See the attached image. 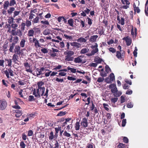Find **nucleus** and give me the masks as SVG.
<instances>
[{
  "label": "nucleus",
  "mask_w": 148,
  "mask_h": 148,
  "mask_svg": "<svg viewBox=\"0 0 148 148\" xmlns=\"http://www.w3.org/2000/svg\"><path fill=\"white\" fill-rule=\"evenodd\" d=\"M121 2L123 4L126 5L122 6L121 7L122 8L127 9L129 8V5L130 4V2L128 0H121Z\"/></svg>",
  "instance_id": "0eeeda50"
},
{
  "label": "nucleus",
  "mask_w": 148,
  "mask_h": 148,
  "mask_svg": "<svg viewBox=\"0 0 148 148\" xmlns=\"http://www.w3.org/2000/svg\"><path fill=\"white\" fill-rule=\"evenodd\" d=\"M33 30L34 32V34L36 35L37 34H39L40 33L41 31L40 28H37L34 27L33 28Z\"/></svg>",
  "instance_id": "dca6fc26"
},
{
  "label": "nucleus",
  "mask_w": 148,
  "mask_h": 148,
  "mask_svg": "<svg viewBox=\"0 0 148 148\" xmlns=\"http://www.w3.org/2000/svg\"><path fill=\"white\" fill-rule=\"evenodd\" d=\"M26 25V23H25L23 22L22 23L21 26V30H24L25 29V26Z\"/></svg>",
  "instance_id": "680f3d73"
},
{
  "label": "nucleus",
  "mask_w": 148,
  "mask_h": 148,
  "mask_svg": "<svg viewBox=\"0 0 148 148\" xmlns=\"http://www.w3.org/2000/svg\"><path fill=\"white\" fill-rule=\"evenodd\" d=\"M118 100V98L117 97H114L113 98H112V99H111V101L112 102V103H115L117 101V100Z\"/></svg>",
  "instance_id": "13d9d810"
},
{
  "label": "nucleus",
  "mask_w": 148,
  "mask_h": 148,
  "mask_svg": "<svg viewBox=\"0 0 148 148\" xmlns=\"http://www.w3.org/2000/svg\"><path fill=\"white\" fill-rule=\"evenodd\" d=\"M89 50L88 49L86 48L82 49L80 51V53L83 54L86 53L88 52Z\"/></svg>",
  "instance_id": "2f4dec72"
},
{
  "label": "nucleus",
  "mask_w": 148,
  "mask_h": 148,
  "mask_svg": "<svg viewBox=\"0 0 148 148\" xmlns=\"http://www.w3.org/2000/svg\"><path fill=\"white\" fill-rule=\"evenodd\" d=\"M77 41L80 42H85L86 41V40L85 38L81 37L77 40Z\"/></svg>",
  "instance_id": "cd10ccee"
},
{
  "label": "nucleus",
  "mask_w": 148,
  "mask_h": 148,
  "mask_svg": "<svg viewBox=\"0 0 148 148\" xmlns=\"http://www.w3.org/2000/svg\"><path fill=\"white\" fill-rule=\"evenodd\" d=\"M117 148H128V145L122 143H119L117 146Z\"/></svg>",
  "instance_id": "2eb2a0df"
},
{
  "label": "nucleus",
  "mask_w": 148,
  "mask_h": 148,
  "mask_svg": "<svg viewBox=\"0 0 148 148\" xmlns=\"http://www.w3.org/2000/svg\"><path fill=\"white\" fill-rule=\"evenodd\" d=\"M45 69V68L43 67H42L40 69V71H39L38 73H36V76H38L40 75H43V74H44V73H42V72L44 71Z\"/></svg>",
  "instance_id": "5701e85b"
},
{
  "label": "nucleus",
  "mask_w": 148,
  "mask_h": 148,
  "mask_svg": "<svg viewBox=\"0 0 148 148\" xmlns=\"http://www.w3.org/2000/svg\"><path fill=\"white\" fill-rule=\"evenodd\" d=\"M68 23L69 25L73 27V20L72 18H71L68 20Z\"/></svg>",
  "instance_id": "c03bdc74"
},
{
  "label": "nucleus",
  "mask_w": 148,
  "mask_h": 148,
  "mask_svg": "<svg viewBox=\"0 0 148 148\" xmlns=\"http://www.w3.org/2000/svg\"><path fill=\"white\" fill-rule=\"evenodd\" d=\"M54 136H53V132L51 131L50 133V135L49 136V138L50 140H52L53 139Z\"/></svg>",
  "instance_id": "864d4df0"
},
{
  "label": "nucleus",
  "mask_w": 148,
  "mask_h": 148,
  "mask_svg": "<svg viewBox=\"0 0 148 148\" xmlns=\"http://www.w3.org/2000/svg\"><path fill=\"white\" fill-rule=\"evenodd\" d=\"M64 36H65L66 38L69 40H72L73 39L72 36H69L67 34H64Z\"/></svg>",
  "instance_id": "37998d69"
},
{
  "label": "nucleus",
  "mask_w": 148,
  "mask_h": 148,
  "mask_svg": "<svg viewBox=\"0 0 148 148\" xmlns=\"http://www.w3.org/2000/svg\"><path fill=\"white\" fill-rule=\"evenodd\" d=\"M18 40L19 38L18 36H14V37H13V43L15 45L17 43Z\"/></svg>",
  "instance_id": "393cba45"
},
{
  "label": "nucleus",
  "mask_w": 148,
  "mask_h": 148,
  "mask_svg": "<svg viewBox=\"0 0 148 148\" xmlns=\"http://www.w3.org/2000/svg\"><path fill=\"white\" fill-rule=\"evenodd\" d=\"M8 42H5L4 43L3 46V50L4 51H6L7 50V48L8 46Z\"/></svg>",
  "instance_id": "bb28decb"
},
{
  "label": "nucleus",
  "mask_w": 148,
  "mask_h": 148,
  "mask_svg": "<svg viewBox=\"0 0 148 148\" xmlns=\"http://www.w3.org/2000/svg\"><path fill=\"white\" fill-rule=\"evenodd\" d=\"M105 71L107 73H109V72L111 71V70L110 67L108 65H106L105 67Z\"/></svg>",
  "instance_id": "49530a36"
},
{
  "label": "nucleus",
  "mask_w": 148,
  "mask_h": 148,
  "mask_svg": "<svg viewBox=\"0 0 148 148\" xmlns=\"http://www.w3.org/2000/svg\"><path fill=\"white\" fill-rule=\"evenodd\" d=\"M45 90V88L44 87L36 89V90L35 89L33 91V95H35V97H40V95L42 96L44 95V94Z\"/></svg>",
  "instance_id": "f03ea898"
},
{
  "label": "nucleus",
  "mask_w": 148,
  "mask_h": 148,
  "mask_svg": "<svg viewBox=\"0 0 148 148\" xmlns=\"http://www.w3.org/2000/svg\"><path fill=\"white\" fill-rule=\"evenodd\" d=\"M38 87V89H39L41 88H42V86L44 84V82L42 81H40L38 82L37 84Z\"/></svg>",
  "instance_id": "8fccbe9b"
},
{
  "label": "nucleus",
  "mask_w": 148,
  "mask_h": 148,
  "mask_svg": "<svg viewBox=\"0 0 148 148\" xmlns=\"http://www.w3.org/2000/svg\"><path fill=\"white\" fill-rule=\"evenodd\" d=\"M70 45L71 46L75 47L77 48H79L80 47L81 44L77 42H71Z\"/></svg>",
  "instance_id": "a211bd4d"
},
{
  "label": "nucleus",
  "mask_w": 148,
  "mask_h": 148,
  "mask_svg": "<svg viewBox=\"0 0 148 148\" xmlns=\"http://www.w3.org/2000/svg\"><path fill=\"white\" fill-rule=\"evenodd\" d=\"M67 113L66 111H60L57 114V116H62L66 115Z\"/></svg>",
  "instance_id": "c9c22d12"
},
{
  "label": "nucleus",
  "mask_w": 148,
  "mask_h": 148,
  "mask_svg": "<svg viewBox=\"0 0 148 148\" xmlns=\"http://www.w3.org/2000/svg\"><path fill=\"white\" fill-rule=\"evenodd\" d=\"M79 122L77 121L75 123V130H78L79 129L80 125H79Z\"/></svg>",
  "instance_id": "ea45409f"
},
{
  "label": "nucleus",
  "mask_w": 148,
  "mask_h": 148,
  "mask_svg": "<svg viewBox=\"0 0 148 148\" xmlns=\"http://www.w3.org/2000/svg\"><path fill=\"white\" fill-rule=\"evenodd\" d=\"M135 12H136L138 13H139L140 12V10L138 7H136V4L134 3L133 5Z\"/></svg>",
  "instance_id": "c756f323"
},
{
  "label": "nucleus",
  "mask_w": 148,
  "mask_h": 148,
  "mask_svg": "<svg viewBox=\"0 0 148 148\" xmlns=\"http://www.w3.org/2000/svg\"><path fill=\"white\" fill-rule=\"evenodd\" d=\"M18 26V24L16 23H13L11 25V27L13 28V29L16 30Z\"/></svg>",
  "instance_id": "e433bc0d"
},
{
  "label": "nucleus",
  "mask_w": 148,
  "mask_h": 148,
  "mask_svg": "<svg viewBox=\"0 0 148 148\" xmlns=\"http://www.w3.org/2000/svg\"><path fill=\"white\" fill-rule=\"evenodd\" d=\"M117 88L116 87V85H115V87H114L113 89H111V91L112 93H113V95L114 96V94L117 91Z\"/></svg>",
  "instance_id": "a19ab883"
},
{
  "label": "nucleus",
  "mask_w": 148,
  "mask_h": 148,
  "mask_svg": "<svg viewBox=\"0 0 148 148\" xmlns=\"http://www.w3.org/2000/svg\"><path fill=\"white\" fill-rule=\"evenodd\" d=\"M117 19L119 21V22L121 25H124L125 24V18H121V20L120 19V16H117Z\"/></svg>",
  "instance_id": "f3484780"
},
{
  "label": "nucleus",
  "mask_w": 148,
  "mask_h": 148,
  "mask_svg": "<svg viewBox=\"0 0 148 148\" xmlns=\"http://www.w3.org/2000/svg\"><path fill=\"white\" fill-rule=\"evenodd\" d=\"M105 81L107 83L110 84L112 83L110 79L109 76L106 78Z\"/></svg>",
  "instance_id": "5fc2aeb1"
},
{
  "label": "nucleus",
  "mask_w": 148,
  "mask_h": 148,
  "mask_svg": "<svg viewBox=\"0 0 148 148\" xmlns=\"http://www.w3.org/2000/svg\"><path fill=\"white\" fill-rule=\"evenodd\" d=\"M123 40H125L127 46H130L132 43V39L128 36L123 38Z\"/></svg>",
  "instance_id": "9d476101"
},
{
  "label": "nucleus",
  "mask_w": 148,
  "mask_h": 148,
  "mask_svg": "<svg viewBox=\"0 0 148 148\" xmlns=\"http://www.w3.org/2000/svg\"><path fill=\"white\" fill-rule=\"evenodd\" d=\"M24 66L26 68V71L27 72H30V73H33V71L32 69L30 68L29 64L28 62H24L23 64Z\"/></svg>",
  "instance_id": "1a4fd4ad"
},
{
  "label": "nucleus",
  "mask_w": 148,
  "mask_h": 148,
  "mask_svg": "<svg viewBox=\"0 0 148 148\" xmlns=\"http://www.w3.org/2000/svg\"><path fill=\"white\" fill-rule=\"evenodd\" d=\"M81 125L83 127H87L88 125V119L86 118L83 119L81 122Z\"/></svg>",
  "instance_id": "9b49d317"
},
{
  "label": "nucleus",
  "mask_w": 148,
  "mask_h": 148,
  "mask_svg": "<svg viewBox=\"0 0 148 148\" xmlns=\"http://www.w3.org/2000/svg\"><path fill=\"white\" fill-rule=\"evenodd\" d=\"M4 60L3 59L0 60V66H2V67H4Z\"/></svg>",
  "instance_id": "0e129e2a"
},
{
  "label": "nucleus",
  "mask_w": 148,
  "mask_h": 148,
  "mask_svg": "<svg viewBox=\"0 0 148 148\" xmlns=\"http://www.w3.org/2000/svg\"><path fill=\"white\" fill-rule=\"evenodd\" d=\"M64 54L65 55V60L66 61H73L74 58L73 56L74 54V52L71 50H67L64 53Z\"/></svg>",
  "instance_id": "f257e3e1"
},
{
  "label": "nucleus",
  "mask_w": 148,
  "mask_h": 148,
  "mask_svg": "<svg viewBox=\"0 0 148 148\" xmlns=\"http://www.w3.org/2000/svg\"><path fill=\"white\" fill-rule=\"evenodd\" d=\"M39 22V18L38 16H36V18L33 19L32 22L33 24H34L37 23Z\"/></svg>",
  "instance_id": "72a5a7b5"
},
{
  "label": "nucleus",
  "mask_w": 148,
  "mask_h": 148,
  "mask_svg": "<svg viewBox=\"0 0 148 148\" xmlns=\"http://www.w3.org/2000/svg\"><path fill=\"white\" fill-rule=\"evenodd\" d=\"M42 49H41V51L42 53L44 54L47 53L48 52V48H43L42 47H41Z\"/></svg>",
  "instance_id": "7c9ffc66"
},
{
  "label": "nucleus",
  "mask_w": 148,
  "mask_h": 148,
  "mask_svg": "<svg viewBox=\"0 0 148 148\" xmlns=\"http://www.w3.org/2000/svg\"><path fill=\"white\" fill-rule=\"evenodd\" d=\"M14 18L13 17H10L8 20V23L10 24H12L14 23Z\"/></svg>",
  "instance_id": "f704fd0d"
},
{
  "label": "nucleus",
  "mask_w": 148,
  "mask_h": 148,
  "mask_svg": "<svg viewBox=\"0 0 148 148\" xmlns=\"http://www.w3.org/2000/svg\"><path fill=\"white\" fill-rule=\"evenodd\" d=\"M97 35H94L91 36L89 39L90 42H96L97 38H98Z\"/></svg>",
  "instance_id": "ddd939ff"
},
{
  "label": "nucleus",
  "mask_w": 148,
  "mask_h": 148,
  "mask_svg": "<svg viewBox=\"0 0 148 148\" xmlns=\"http://www.w3.org/2000/svg\"><path fill=\"white\" fill-rule=\"evenodd\" d=\"M15 8L13 7H11L9 8L7 10L8 13L9 14H11L12 13L13 11H14Z\"/></svg>",
  "instance_id": "c85d7f7f"
},
{
  "label": "nucleus",
  "mask_w": 148,
  "mask_h": 148,
  "mask_svg": "<svg viewBox=\"0 0 148 148\" xmlns=\"http://www.w3.org/2000/svg\"><path fill=\"white\" fill-rule=\"evenodd\" d=\"M6 60L8 62V65L9 66H11L12 64V60L11 59H7Z\"/></svg>",
  "instance_id": "338daca9"
},
{
  "label": "nucleus",
  "mask_w": 148,
  "mask_h": 148,
  "mask_svg": "<svg viewBox=\"0 0 148 148\" xmlns=\"http://www.w3.org/2000/svg\"><path fill=\"white\" fill-rule=\"evenodd\" d=\"M84 57V56H79L78 57L75 58L74 59V62L76 63H81L84 64L85 62V61H83L82 58Z\"/></svg>",
  "instance_id": "423d86ee"
},
{
  "label": "nucleus",
  "mask_w": 148,
  "mask_h": 148,
  "mask_svg": "<svg viewBox=\"0 0 148 148\" xmlns=\"http://www.w3.org/2000/svg\"><path fill=\"white\" fill-rule=\"evenodd\" d=\"M16 4V2L15 0H10L9 2V6H14L15 4Z\"/></svg>",
  "instance_id": "58836bf2"
},
{
  "label": "nucleus",
  "mask_w": 148,
  "mask_h": 148,
  "mask_svg": "<svg viewBox=\"0 0 148 148\" xmlns=\"http://www.w3.org/2000/svg\"><path fill=\"white\" fill-rule=\"evenodd\" d=\"M25 42V39L23 38L21 39V41L20 42V47L23 48L24 47Z\"/></svg>",
  "instance_id": "4be33fe9"
},
{
  "label": "nucleus",
  "mask_w": 148,
  "mask_h": 148,
  "mask_svg": "<svg viewBox=\"0 0 148 148\" xmlns=\"http://www.w3.org/2000/svg\"><path fill=\"white\" fill-rule=\"evenodd\" d=\"M2 84L3 85L5 86L6 87H7L8 86V84H7V83H8V81H6V80H5L4 79H3L2 80Z\"/></svg>",
  "instance_id": "bf43d9fd"
},
{
  "label": "nucleus",
  "mask_w": 148,
  "mask_h": 148,
  "mask_svg": "<svg viewBox=\"0 0 148 148\" xmlns=\"http://www.w3.org/2000/svg\"><path fill=\"white\" fill-rule=\"evenodd\" d=\"M121 50L120 51H117L116 52V57L119 59L121 60L122 58L121 54Z\"/></svg>",
  "instance_id": "b1692460"
},
{
  "label": "nucleus",
  "mask_w": 148,
  "mask_h": 148,
  "mask_svg": "<svg viewBox=\"0 0 148 148\" xmlns=\"http://www.w3.org/2000/svg\"><path fill=\"white\" fill-rule=\"evenodd\" d=\"M104 78L103 77H99L98 78L97 82H102L103 81V80H104Z\"/></svg>",
  "instance_id": "69168bd1"
},
{
  "label": "nucleus",
  "mask_w": 148,
  "mask_h": 148,
  "mask_svg": "<svg viewBox=\"0 0 148 148\" xmlns=\"http://www.w3.org/2000/svg\"><path fill=\"white\" fill-rule=\"evenodd\" d=\"M15 45V44L13 43V42L9 45V51L12 52H13V50L14 47Z\"/></svg>",
  "instance_id": "a878e982"
},
{
  "label": "nucleus",
  "mask_w": 148,
  "mask_h": 148,
  "mask_svg": "<svg viewBox=\"0 0 148 148\" xmlns=\"http://www.w3.org/2000/svg\"><path fill=\"white\" fill-rule=\"evenodd\" d=\"M123 138L122 140L124 143H128L129 139L128 138L126 137H122Z\"/></svg>",
  "instance_id": "a18cd8bd"
},
{
  "label": "nucleus",
  "mask_w": 148,
  "mask_h": 148,
  "mask_svg": "<svg viewBox=\"0 0 148 148\" xmlns=\"http://www.w3.org/2000/svg\"><path fill=\"white\" fill-rule=\"evenodd\" d=\"M26 25L27 27H29L32 25V23L31 21L28 20H26Z\"/></svg>",
  "instance_id": "3c124183"
},
{
  "label": "nucleus",
  "mask_w": 148,
  "mask_h": 148,
  "mask_svg": "<svg viewBox=\"0 0 148 148\" xmlns=\"http://www.w3.org/2000/svg\"><path fill=\"white\" fill-rule=\"evenodd\" d=\"M108 50L110 52L112 53H114L116 52V50L113 47H110L108 48Z\"/></svg>",
  "instance_id": "4d7b16f0"
},
{
  "label": "nucleus",
  "mask_w": 148,
  "mask_h": 148,
  "mask_svg": "<svg viewBox=\"0 0 148 148\" xmlns=\"http://www.w3.org/2000/svg\"><path fill=\"white\" fill-rule=\"evenodd\" d=\"M20 146L21 148H25L26 145L23 141H21L20 143Z\"/></svg>",
  "instance_id": "052dcab7"
},
{
  "label": "nucleus",
  "mask_w": 148,
  "mask_h": 148,
  "mask_svg": "<svg viewBox=\"0 0 148 148\" xmlns=\"http://www.w3.org/2000/svg\"><path fill=\"white\" fill-rule=\"evenodd\" d=\"M98 51V49H96L92 51L91 53L86 54V55L88 56H91L93 55L96 53H97Z\"/></svg>",
  "instance_id": "6ab92c4d"
},
{
  "label": "nucleus",
  "mask_w": 148,
  "mask_h": 148,
  "mask_svg": "<svg viewBox=\"0 0 148 148\" xmlns=\"http://www.w3.org/2000/svg\"><path fill=\"white\" fill-rule=\"evenodd\" d=\"M33 43L34 44V46L36 48L40 47V45L39 42V40L36 38H33Z\"/></svg>",
  "instance_id": "f8f14e48"
},
{
  "label": "nucleus",
  "mask_w": 148,
  "mask_h": 148,
  "mask_svg": "<svg viewBox=\"0 0 148 148\" xmlns=\"http://www.w3.org/2000/svg\"><path fill=\"white\" fill-rule=\"evenodd\" d=\"M9 6H10L9 1H5L3 5V8L5 10H7Z\"/></svg>",
  "instance_id": "412c9836"
},
{
  "label": "nucleus",
  "mask_w": 148,
  "mask_h": 148,
  "mask_svg": "<svg viewBox=\"0 0 148 148\" xmlns=\"http://www.w3.org/2000/svg\"><path fill=\"white\" fill-rule=\"evenodd\" d=\"M43 34L44 35H47L50 34V32H49V30L45 29L44 31Z\"/></svg>",
  "instance_id": "774afa93"
},
{
  "label": "nucleus",
  "mask_w": 148,
  "mask_h": 148,
  "mask_svg": "<svg viewBox=\"0 0 148 148\" xmlns=\"http://www.w3.org/2000/svg\"><path fill=\"white\" fill-rule=\"evenodd\" d=\"M4 73L8 78L10 77L9 74L11 76H13L14 75V72L11 68H9L8 69L5 70L4 71Z\"/></svg>",
  "instance_id": "39448f33"
},
{
  "label": "nucleus",
  "mask_w": 148,
  "mask_h": 148,
  "mask_svg": "<svg viewBox=\"0 0 148 148\" xmlns=\"http://www.w3.org/2000/svg\"><path fill=\"white\" fill-rule=\"evenodd\" d=\"M11 34L13 36H18L21 37L23 36V33L21 30L18 29L16 30L15 29H12L11 31Z\"/></svg>",
  "instance_id": "7ed1b4c3"
},
{
  "label": "nucleus",
  "mask_w": 148,
  "mask_h": 148,
  "mask_svg": "<svg viewBox=\"0 0 148 148\" xmlns=\"http://www.w3.org/2000/svg\"><path fill=\"white\" fill-rule=\"evenodd\" d=\"M86 148H96L95 145L92 143H88Z\"/></svg>",
  "instance_id": "473e14b6"
},
{
  "label": "nucleus",
  "mask_w": 148,
  "mask_h": 148,
  "mask_svg": "<svg viewBox=\"0 0 148 148\" xmlns=\"http://www.w3.org/2000/svg\"><path fill=\"white\" fill-rule=\"evenodd\" d=\"M126 123V119H123L122 121V126L123 127H124Z\"/></svg>",
  "instance_id": "e2e57ef3"
},
{
  "label": "nucleus",
  "mask_w": 148,
  "mask_h": 148,
  "mask_svg": "<svg viewBox=\"0 0 148 148\" xmlns=\"http://www.w3.org/2000/svg\"><path fill=\"white\" fill-rule=\"evenodd\" d=\"M7 105V103L4 99L0 100V109L3 110L5 109Z\"/></svg>",
  "instance_id": "20e7f679"
},
{
  "label": "nucleus",
  "mask_w": 148,
  "mask_h": 148,
  "mask_svg": "<svg viewBox=\"0 0 148 148\" xmlns=\"http://www.w3.org/2000/svg\"><path fill=\"white\" fill-rule=\"evenodd\" d=\"M23 49H21V47L19 45H16L15 47L14 52L15 53L20 55Z\"/></svg>",
  "instance_id": "6e6552de"
},
{
  "label": "nucleus",
  "mask_w": 148,
  "mask_h": 148,
  "mask_svg": "<svg viewBox=\"0 0 148 148\" xmlns=\"http://www.w3.org/2000/svg\"><path fill=\"white\" fill-rule=\"evenodd\" d=\"M34 34V32L33 28L28 31L27 35L28 37L33 36Z\"/></svg>",
  "instance_id": "aec40b11"
},
{
  "label": "nucleus",
  "mask_w": 148,
  "mask_h": 148,
  "mask_svg": "<svg viewBox=\"0 0 148 148\" xmlns=\"http://www.w3.org/2000/svg\"><path fill=\"white\" fill-rule=\"evenodd\" d=\"M109 78L111 80V82H112L115 79V76L114 74L113 73H111L109 76Z\"/></svg>",
  "instance_id": "79ce46f5"
},
{
  "label": "nucleus",
  "mask_w": 148,
  "mask_h": 148,
  "mask_svg": "<svg viewBox=\"0 0 148 148\" xmlns=\"http://www.w3.org/2000/svg\"><path fill=\"white\" fill-rule=\"evenodd\" d=\"M28 100L29 101H34L35 99L33 96L29 95L28 97Z\"/></svg>",
  "instance_id": "603ef678"
},
{
  "label": "nucleus",
  "mask_w": 148,
  "mask_h": 148,
  "mask_svg": "<svg viewBox=\"0 0 148 148\" xmlns=\"http://www.w3.org/2000/svg\"><path fill=\"white\" fill-rule=\"evenodd\" d=\"M20 11H14L13 12V17L14 18L15 16H18V15L20 14Z\"/></svg>",
  "instance_id": "6e6d98bb"
},
{
  "label": "nucleus",
  "mask_w": 148,
  "mask_h": 148,
  "mask_svg": "<svg viewBox=\"0 0 148 148\" xmlns=\"http://www.w3.org/2000/svg\"><path fill=\"white\" fill-rule=\"evenodd\" d=\"M68 70H70L71 72L73 73H75L76 71V69L75 68H71L69 67V66L68 67Z\"/></svg>",
  "instance_id": "09e8293b"
},
{
  "label": "nucleus",
  "mask_w": 148,
  "mask_h": 148,
  "mask_svg": "<svg viewBox=\"0 0 148 148\" xmlns=\"http://www.w3.org/2000/svg\"><path fill=\"white\" fill-rule=\"evenodd\" d=\"M122 93L120 91H118V89H117V91L114 94V97H118L121 95Z\"/></svg>",
  "instance_id": "de8ad7c7"
},
{
  "label": "nucleus",
  "mask_w": 148,
  "mask_h": 148,
  "mask_svg": "<svg viewBox=\"0 0 148 148\" xmlns=\"http://www.w3.org/2000/svg\"><path fill=\"white\" fill-rule=\"evenodd\" d=\"M102 61V60L99 57L96 58L94 60V61L98 64L101 63Z\"/></svg>",
  "instance_id": "4c0bfd02"
},
{
  "label": "nucleus",
  "mask_w": 148,
  "mask_h": 148,
  "mask_svg": "<svg viewBox=\"0 0 148 148\" xmlns=\"http://www.w3.org/2000/svg\"><path fill=\"white\" fill-rule=\"evenodd\" d=\"M18 55V54L14 53L13 56L12 60L13 62L15 63H16V61H18L19 58Z\"/></svg>",
  "instance_id": "4468645a"
}]
</instances>
